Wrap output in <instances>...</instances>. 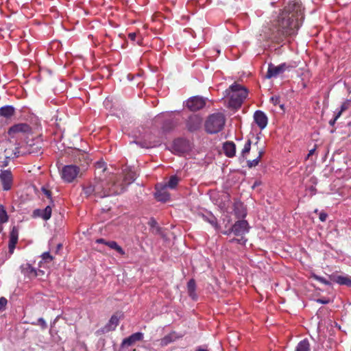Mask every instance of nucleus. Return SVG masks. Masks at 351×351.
I'll use <instances>...</instances> for the list:
<instances>
[{
  "label": "nucleus",
  "mask_w": 351,
  "mask_h": 351,
  "mask_svg": "<svg viewBox=\"0 0 351 351\" xmlns=\"http://www.w3.org/2000/svg\"><path fill=\"white\" fill-rule=\"evenodd\" d=\"M78 152V156H79V160H81L82 159H84V160H86L88 158L87 154L86 153H82L80 152Z\"/></svg>",
  "instance_id": "obj_50"
},
{
  "label": "nucleus",
  "mask_w": 351,
  "mask_h": 351,
  "mask_svg": "<svg viewBox=\"0 0 351 351\" xmlns=\"http://www.w3.org/2000/svg\"><path fill=\"white\" fill-rule=\"evenodd\" d=\"M265 153L264 149L261 148L258 150V156L256 158L252 160H247V167L249 168H252L254 167H256L258 165L262 156H263Z\"/></svg>",
  "instance_id": "obj_29"
},
{
  "label": "nucleus",
  "mask_w": 351,
  "mask_h": 351,
  "mask_svg": "<svg viewBox=\"0 0 351 351\" xmlns=\"http://www.w3.org/2000/svg\"><path fill=\"white\" fill-rule=\"evenodd\" d=\"M27 153L29 154H33L34 156H39L43 154L42 147L38 144H30L28 145Z\"/></svg>",
  "instance_id": "obj_27"
},
{
  "label": "nucleus",
  "mask_w": 351,
  "mask_h": 351,
  "mask_svg": "<svg viewBox=\"0 0 351 351\" xmlns=\"http://www.w3.org/2000/svg\"><path fill=\"white\" fill-rule=\"evenodd\" d=\"M174 341L173 333H171L165 335L163 338L160 339V345L162 346H165L169 344L170 343Z\"/></svg>",
  "instance_id": "obj_34"
},
{
  "label": "nucleus",
  "mask_w": 351,
  "mask_h": 351,
  "mask_svg": "<svg viewBox=\"0 0 351 351\" xmlns=\"http://www.w3.org/2000/svg\"><path fill=\"white\" fill-rule=\"evenodd\" d=\"M8 221V215L5 207L0 205V223H4Z\"/></svg>",
  "instance_id": "obj_33"
},
{
  "label": "nucleus",
  "mask_w": 351,
  "mask_h": 351,
  "mask_svg": "<svg viewBox=\"0 0 351 351\" xmlns=\"http://www.w3.org/2000/svg\"><path fill=\"white\" fill-rule=\"evenodd\" d=\"M119 317L117 315H113L111 316L108 322L104 327L98 329L95 332V334L99 336L109 332L110 331H114L116 329L117 326L119 325Z\"/></svg>",
  "instance_id": "obj_11"
},
{
  "label": "nucleus",
  "mask_w": 351,
  "mask_h": 351,
  "mask_svg": "<svg viewBox=\"0 0 351 351\" xmlns=\"http://www.w3.org/2000/svg\"><path fill=\"white\" fill-rule=\"evenodd\" d=\"M258 184V182H256L254 184V185H253V186H252V187H253V188H254V187H255L256 186H257Z\"/></svg>",
  "instance_id": "obj_61"
},
{
  "label": "nucleus",
  "mask_w": 351,
  "mask_h": 351,
  "mask_svg": "<svg viewBox=\"0 0 351 351\" xmlns=\"http://www.w3.org/2000/svg\"><path fill=\"white\" fill-rule=\"evenodd\" d=\"M15 108L11 105H6L0 108V117L10 120L15 114Z\"/></svg>",
  "instance_id": "obj_20"
},
{
  "label": "nucleus",
  "mask_w": 351,
  "mask_h": 351,
  "mask_svg": "<svg viewBox=\"0 0 351 351\" xmlns=\"http://www.w3.org/2000/svg\"><path fill=\"white\" fill-rule=\"evenodd\" d=\"M134 143L141 147L146 149L156 147L161 144V141L159 139L152 141V136L151 134L147 135L146 138L143 140L135 141Z\"/></svg>",
  "instance_id": "obj_15"
},
{
  "label": "nucleus",
  "mask_w": 351,
  "mask_h": 351,
  "mask_svg": "<svg viewBox=\"0 0 351 351\" xmlns=\"http://www.w3.org/2000/svg\"><path fill=\"white\" fill-rule=\"evenodd\" d=\"M43 209H36L33 211V217H40L43 219Z\"/></svg>",
  "instance_id": "obj_45"
},
{
  "label": "nucleus",
  "mask_w": 351,
  "mask_h": 351,
  "mask_svg": "<svg viewBox=\"0 0 351 351\" xmlns=\"http://www.w3.org/2000/svg\"><path fill=\"white\" fill-rule=\"evenodd\" d=\"M178 121L176 118L168 116L164 119L161 130L163 132H169L178 125Z\"/></svg>",
  "instance_id": "obj_17"
},
{
  "label": "nucleus",
  "mask_w": 351,
  "mask_h": 351,
  "mask_svg": "<svg viewBox=\"0 0 351 351\" xmlns=\"http://www.w3.org/2000/svg\"><path fill=\"white\" fill-rule=\"evenodd\" d=\"M226 123V118L221 112L208 116L205 122V130L209 134H216L221 131Z\"/></svg>",
  "instance_id": "obj_4"
},
{
  "label": "nucleus",
  "mask_w": 351,
  "mask_h": 351,
  "mask_svg": "<svg viewBox=\"0 0 351 351\" xmlns=\"http://www.w3.org/2000/svg\"><path fill=\"white\" fill-rule=\"evenodd\" d=\"M19 228L16 226H13L10 233V240H9V244H8V248H9V252L10 254H12L15 247L16 244L18 242L19 239Z\"/></svg>",
  "instance_id": "obj_19"
},
{
  "label": "nucleus",
  "mask_w": 351,
  "mask_h": 351,
  "mask_svg": "<svg viewBox=\"0 0 351 351\" xmlns=\"http://www.w3.org/2000/svg\"><path fill=\"white\" fill-rule=\"evenodd\" d=\"M106 242H107V241H106L105 239H98L97 240V243H103V244H105V245H106Z\"/></svg>",
  "instance_id": "obj_55"
},
{
  "label": "nucleus",
  "mask_w": 351,
  "mask_h": 351,
  "mask_svg": "<svg viewBox=\"0 0 351 351\" xmlns=\"http://www.w3.org/2000/svg\"><path fill=\"white\" fill-rule=\"evenodd\" d=\"M226 95H230L228 107L237 110L241 107L244 100L247 98L248 90L245 87L237 83H234L226 90Z\"/></svg>",
  "instance_id": "obj_3"
},
{
  "label": "nucleus",
  "mask_w": 351,
  "mask_h": 351,
  "mask_svg": "<svg viewBox=\"0 0 351 351\" xmlns=\"http://www.w3.org/2000/svg\"><path fill=\"white\" fill-rule=\"evenodd\" d=\"M341 117V112H337L335 115V117L330 120L329 121V124L331 125V126H333L335 124V122L337 121V120Z\"/></svg>",
  "instance_id": "obj_46"
},
{
  "label": "nucleus",
  "mask_w": 351,
  "mask_h": 351,
  "mask_svg": "<svg viewBox=\"0 0 351 351\" xmlns=\"http://www.w3.org/2000/svg\"><path fill=\"white\" fill-rule=\"evenodd\" d=\"M304 19L302 3L298 0L289 1L279 14L275 24L279 39L295 36Z\"/></svg>",
  "instance_id": "obj_1"
},
{
  "label": "nucleus",
  "mask_w": 351,
  "mask_h": 351,
  "mask_svg": "<svg viewBox=\"0 0 351 351\" xmlns=\"http://www.w3.org/2000/svg\"><path fill=\"white\" fill-rule=\"evenodd\" d=\"M106 245L108 246L111 249L115 250L121 255L125 254V251L123 249L114 241H110L106 242Z\"/></svg>",
  "instance_id": "obj_30"
},
{
  "label": "nucleus",
  "mask_w": 351,
  "mask_h": 351,
  "mask_svg": "<svg viewBox=\"0 0 351 351\" xmlns=\"http://www.w3.org/2000/svg\"><path fill=\"white\" fill-rule=\"evenodd\" d=\"M317 212H318V210H317V209H316V210H315V213H317Z\"/></svg>",
  "instance_id": "obj_64"
},
{
  "label": "nucleus",
  "mask_w": 351,
  "mask_h": 351,
  "mask_svg": "<svg viewBox=\"0 0 351 351\" xmlns=\"http://www.w3.org/2000/svg\"><path fill=\"white\" fill-rule=\"evenodd\" d=\"M96 166L98 168H103L104 166V162H97Z\"/></svg>",
  "instance_id": "obj_54"
},
{
  "label": "nucleus",
  "mask_w": 351,
  "mask_h": 351,
  "mask_svg": "<svg viewBox=\"0 0 351 351\" xmlns=\"http://www.w3.org/2000/svg\"><path fill=\"white\" fill-rule=\"evenodd\" d=\"M32 324H34V325H39L41 326L42 329H46L47 327V324L46 323V322L45 321V319L42 317H40L38 320H37V323H34V322H32Z\"/></svg>",
  "instance_id": "obj_42"
},
{
  "label": "nucleus",
  "mask_w": 351,
  "mask_h": 351,
  "mask_svg": "<svg viewBox=\"0 0 351 351\" xmlns=\"http://www.w3.org/2000/svg\"><path fill=\"white\" fill-rule=\"evenodd\" d=\"M108 185L109 184L106 181L95 178L83 186V192L87 198H104L123 192L122 186L119 189H115L116 182H113L111 187Z\"/></svg>",
  "instance_id": "obj_2"
},
{
  "label": "nucleus",
  "mask_w": 351,
  "mask_h": 351,
  "mask_svg": "<svg viewBox=\"0 0 351 351\" xmlns=\"http://www.w3.org/2000/svg\"><path fill=\"white\" fill-rule=\"evenodd\" d=\"M155 224H156V222L155 220H154L153 219H152V221H151V226H154Z\"/></svg>",
  "instance_id": "obj_58"
},
{
  "label": "nucleus",
  "mask_w": 351,
  "mask_h": 351,
  "mask_svg": "<svg viewBox=\"0 0 351 351\" xmlns=\"http://www.w3.org/2000/svg\"><path fill=\"white\" fill-rule=\"evenodd\" d=\"M128 38L130 39V40L135 41L136 38V34L134 32L130 33L128 34Z\"/></svg>",
  "instance_id": "obj_51"
},
{
  "label": "nucleus",
  "mask_w": 351,
  "mask_h": 351,
  "mask_svg": "<svg viewBox=\"0 0 351 351\" xmlns=\"http://www.w3.org/2000/svg\"><path fill=\"white\" fill-rule=\"evenodd\" d=\"M41 257H42L43 260L47 263H50L53 259V257L52 256H51V254L49 252H44L42 254Z\"/></svg>",
  "instance_id": "obj_41"
},
{
  "label": "nucleus",
  "mask_w": 351,
  "mask_h": 351,
  "mask_svg": "<svg viewBox=\"0 0 351 351\" xmlns=\"http://www.w3.org/2000/svg\"><path fill=\"white\" fill-rule=\"evenodd\" d=\"M231 233H233V231H232V227L229 228L228 230L222 232V234L226 235H230Z\"/></svg>",
  "instance_id": "obj_53"
},
{
  "label": "nucleus",
  "mask_w": 351,
  "mask_h": 351,
  "mask_svg": "<svg viewBox=\"0 0 351 351\" xmlns=\"http://www.w3.org/2000/svg\"><path fill=\"white\" fill-rule=\"evenodd\" d=\"M159 119H160V117H159V116H158V117H156V121H158Z\"/></svg>",
  "instance_id": "obj_63"
},
{
  "label": "nucleus",
  "mask_w": 351,
  "mask_h": 351,
  "mask_svg": "<svg viewBox=\"0 0 351 351\" xmlns=\"http://www.w3.org/2000/svg\"><path fill=\"white\" fill-rule=\"evenodd\" d=\"M21 272L29 278L36 277L38 276L37 270L29 263H25L21 266Z\"/></svg>",
  "instance_id": "obj_23"
},
{
  "label": "nucleus",
  "mask_w": 351,
  "mask_h": 351,
  "mask_svg": "<svg viewBox=\"0 0 351 351\" xmlns=\"http://www.w3.org/2000/svg\"><path fill=\"white\" fill-rule=\"evenodd\" d=\"M179 181H180V178L177 176H176V175L171 176L169 178V181L165 184H163V185L167 186V188H170L171 189H173L177 186Z\"/></svg>",
  "instance_id": "obj_31"
},
{
  "label": "nucleus",
  "mask_w": 351,
  "mask_h": 351,
  "mask_svg": "<svg viewBox=\"0 0 351 351\" xmlns=\"http://www.w3.org/2000/svg\"><path fill=\"white\" fill-rule=\"evenodd\" d=\"M234 213L237 218H244L246 216V211L241 202H235L234 204Z\"/></svg>",
  "instance_id": "obj_26"
},
{
  "label": "nucleus",
  "mask_w": 351,
  "mask_h": 351,
  "mask_svg": "<svg viewBox=\"0 0 351 351\" xmlns=\"http://www.w3.org/2000/svg\"><path fill=\"white\" fill-rule=\"evenodd\" d=\"M295 351H310V344L307 339L300 341Z\"/></svg>",
  "instance_id": "obj_32"
},
{
  "label": "nucleus",
  "mask_w": 351,
  "mask_h": 351,
  "mask_svg": "<svg viewBox=\"0 0 351 351\" xmlns=\"http://www.w3.org/2000/svg\"><path fill=\"white\" fill-rule=\"evenodd\" d=\"M316 302L319 304H326L330 302V300L326 298H319L316 300Z\"/></svg>",
  "instance_id": "obj_49"
},
{
  "label": "nucleus",
  "mask_w": 351,
  "mask_h": 351,
  "mask_svg": "<svg viewBox=\"0 0 351 351\" xmlns=\"http://www.w3.org/2000/svg\"><path fill=\"white\" fill-rule=\"evenodd\" d=\"M254 122L257 124L260 129L263 130L266 128L268 119L265 112L261 110H256L254 114Z\"/></svg>",
  "instance_id": "obj_16"
},
{
  "label": "nucleus",
  "mask_w": 351,
  "mask_h": 351,
  "mask_svg": "<svg viewBox=\"0 0 351 351\" xmlns=\"http://www.w3.org/2000/svg\"><path fill=\"white\" fill-rule=\"evenodd\" d=\"M206 105V99L200 96H193L186 101V106L193 112L202 109Z\"/></svg>",
  "instance_id": "obj_8"
},
{
  "label": "nucleus",
  "mask_w": 351,
  "mask_h": 351,
  "mask_svg": "<svg viewBox=\"0 0 351 351\" xmlns=\"http://www.w3.org/2000/svg\"><path fill=\"white\" fill-rule=\"evenodd\" d=\"M256 140H257V141H256V142L255 143V145H256V144L258 143V141L260 140V137L257 136H256Z\"/></svg>",
  "instance_id": "obj_60"
},
{
  "label": "nucleus",
  "mask_w": 351,
  "mask_h": 351,
  "mask_svg": "<svg viewBox=\"0 0 351 351\" xmlns=\"http://www.w3.org/2000/svg\"><path fill=\"white\" fill-rule=\"evenodd\" d=\"M251 145H252V141L250 139H248L246 141V143H245L244 147L241 152V154L239 156L240 160H244L247 158V156L250 153V149H251Z\"/></svg>",
  "instance_id": "obj_28"
},
{
  "label": "nucleus",
  "mask_w": 351,
  "mask_h": 351,
  "mask_svg": "<svg viewBox=\"0 0 351 351\" xmlns=\"http://www.w3.org/2000/svg\"><path fill=\"white\" fill-rule=\"evenodd\" d=\"M311 191H315V189L314 187H313V186L311 187Z\"/></svg>",
  "instance_id": "obj_62"
},
{
  "label": "nucleus",
  "mask_w": 351,
  "mask_h": 351,
  "mask_svg": "<svg viewBox=\"0 0 351 351\" xmlns=\"http://www.w3.org/2000/svg\"><path fill=\"white\" fill-rule=\"evenodd\" d=\"M311 278H313V279L320 282L321 283H323L326 285H330L331 283L330 281L327 280L326 278H324V277H322V276H319L315 274H313L311 275Z\"/></svg>",
  "instance_id": "obj_38"
},
{
  "label": "nucleus",
  "mask_w": 351,
  "mask_h": 351,
  "mask_svg": "<svg viewBox=\"0 0 351 351\" xmlns=\"http://www.w3.org/2000/svg\"><path fill=\"white\" fill-rule=\"evenodd\" d=\"M42 191L47 196V197L50 199L51 204L53 205V200L52 199L51 192L45 187H42Z\"/></svg>",
  "instance_id": "obj_43"
},
{
  "label": "nucleus",
  "mask_w": 351,
  "mask_h": 351,
  "mask_svg": "<svg viewBox=\"0 0 351 351\" xmlns=\"http://www.w3.org/2000/svg\"><path fill=\"white\" fill-rule=\"evenodd\" d=\"M247 239L244 237H240V238H232L230 239H229L228 242L230 243H237L240 245H245L246 242H247Z\"/></svg>",
  "instance_id": "obj_37"
},
{
  "label": "nucleus",
  "mask_w": 351,
  "mask_h": 351,
  "mask_svg": "<svg viewBox=\"0 0 351 351\" xmlns=\"http://www.w3.org/2000/svg\"><path fill=\"white\" fill-rule=\"evenodd\" d=\"M223 149L226 156L232 158L236 154V145L232 141H226L223 143Z\"/></svg>",
  "instance_id": "obj_24"
},
{
  "label": "nucleus",
  "mask_w": 351,
  "mask_h": 351,
  "mask_svg": "<svg viewBox=\"0 0 351 351\" xmlns=\"http://www.w3.org/2000/svg\"><path fill=\"white\" fill-rule=\"evenodd\" d=\"M8 300L5 298L1 297L0 298V311H3L7 305Z\"/></svg>",
  "instance_id": "obj_44"
},
{
  "label": "nucleus",
  "mask_w": 351,
  "mask_h": 351,
  "mask_svg": "<svg viewBox=\"0 0 351 351\" xmlns=\"http://www.w3.org/2000/svg\"><path fill=\"white\" fill-rule=\"evenodd\" d=\"M123 178L121 183H118L117 182L114 181V182L117 183L116 186L114 187L115 189H119L120 187L122 186H123V191H125V186H128L132 183L136 178V173L132 171V169L129 168H125L123 171Z\"/></svg>",
  "instance_id": "obj_9"
},
{
  "label": "nucleus",
  "mask_w": 351,
  "mask_h": 351,
  "mask_svg": "<svg viewBox=\"0 0 351 351\" xmlns=\"http://www.w3.org/2000/svg\"><path fill=\"white\" fill-rule=\"evenodd\" d=\"M199 216L203 219L204 221L210 223L216 230H219L220 226L218 223L217 219L215 215L210 212H208L205 214H199Z\"/></svg>",
  "instance_id": "obj_21"
},
{
  "label": "nucleus",
  "mask_w": 351,
  "mask_h": 351,
  "mask_svg": "<svg viewBox=\"0 0 351 351\" xmlns=\"http://www.w3.org/2000/svg\"><path fill=\"white\" fill-rule=\"evenodd\" d=\"M250 228L246 220H238L232 226V231L236 237H243L249 232Z\"/></svg>",
  "instance_id": "obj_10"
},
{
  "label": "nucleus",
  "mask_w": 351,
  "mask_h": 351,
  "mask_svg": "<svg viewBox=\"0 0 351 351\" xmlns=\"http://www.w3.org/2000/svg\"><path fill=\"white\" fill-rule=\"evenodd\" d=\"M62 247V245L61 243H58L56 246V252L58 253L60 250H61Z\"/></svg>",
  "instance_id": "obj_57"
},
{
  "label": "nucleus",
  "mask_w": 351,
  "mask_h": 351,
  "mask_svg": "<svg viewBox=\"0 0 351 351\" xmlns=\"http://www.w3.org/2000/svg\"><path fill=\"white\" fill-rule=\"evenodd\" d=\"M202 124V119L197 114H191L186 121V127L189 132L198 130Z\"/></svg>",
  "instance_id": "obj_13"
},
{
  "label": "nucleus",
  "mask_w": 351,
  "mask_h": 351,
  "mask_svg": "<svg viewBox=\"0 0 351 351\" xmlns=\"http://www.w3.org/2000/svg\"><path fill=\"white\" fill-rule=\"evenodd\" d=\"M330 279L331 281L337 283L340 285H346L351 287V277L348 276H337L330 275Z\"/></svg>",
  "instance_id": "obj_22"
},
{
  "label": "nucleus",
  "mask_w": 351,
  "mask_h": 351,
  "mask_svg": "<svg viewBox=\"0 0 351 351\" xmlns=\"http://www.w3.org/2000/svg\"><path fill=\"white\" fill-rule=\"evenodd\" d=\"M350 104H351V99H347L346 101H344L341 104L340 110L339 111V112H341V115L342 114V113L344 111L347 110L350 108Z\"/></svg>",
  "instance_id": "obj_40"
},
{
  "label": "nucleus",
  "mask_w": 351,
  "mask_h": 351,
  "mask_svg": "<svg viewBox=\"0 0 351 351\" xmlns=\"http://www.w3.org/2000/svg\"><path fill=\"white\" fill-rule=\"evenodd\" d=\"M14 156L12 158H17L19 156V148L16 147L14 151L13 152Z\"/></svg>",
  "instance_id": "obj_52"
},
{
  "label": "nucleus",
  "mask_w": 351,
  "mask_h": 351,
  "mask_svg": "<svg viewBox=\"0 0 351 351\" xmlns=\"http://www.w3.org/2000/svg\"><path fill=\"white\" fill-rule=\"evenodd\" d=\"M196 351H208V350H207L206 349H203V348H198L196 350Z\"/></svg>",
  "instance_id": "obj_59"
},
{
  "label": "nucleus",
  "mask_w": 351,
  "mask_h": 351,
  "mask_svg": "<svg viewBox=\"0 0 351 351\" xmlns=\"http://www.w3.org/2000/svg\"><path fill=\"white\" fill-rule=\"evenodd\" d=\"M53 206H54V204L52 205L51 204H50V205L47 206L45 209H43V219L47 221L50 219V217L51 216V212H52L51 208Z\"/></svg>",
  "instance_id": "obj_35"
},
{
  "label": "nucleus",
  "mask_w": 351,
  "mask_h": 351,
  "mask_svg": "<svg viewBox=\"0 0 351 351\" xmlns=\"http://www.w3.org/2000/svg\"><path fill=\"white\" fill-rule=\"evenodd\" d=\"M270 101L272 102V104L274 105V106H277V105H279L280 107L282 109L284 108V104H280V97L279 96H272L271 98H270Z\"/></svg>",
  "instance_id": "obj_39"
},
{
  "label": "nucleus",
  "mask_w": 351,
  "mask_h": 351,
  "mask_svg": "<svg viewBox=\"0 0 351 351\" xmlns=\"http://www.w3.org/2000/svg\"><path fill=\"white\" fill-rule=\"evenodd\" d=\"M291 68H293L292 66L285 62L282 63L278 66H276L273 63L270 62L268 64V69L265 75V78L271 79L277 77L278 75L283 73L285 71L289 70Z\"/></svg>",
  "instance_id": "obj_5"
},
{
  "label": "nucleus",
  "mask_w": 351,
  "mask_h": 351,
  "mask_svg": "<svg viewBox=\"0 0 351 351\" xmlns=\"http://www.w3.org/2000/svg\"><path fill=\"white\" fill-rule=\"evenodd\" d=\"M155 190L154 197L158 202H166L169 200L170 194L167 191V186L158 183L156 184Z\"/></svg>",
  "instance_id": "obj_14"
},
{
  "label": "nucleus",
  "mask_w": 351,
  "mask_h": 351,
  "mask_svg": "<svg viewBox=\"0 0 351 351\" xmlns=\"http://www.w3.org/2000/svg\"><path fill=\"white\" fill-rule=\"evenodd\" d=\"M187 292L189 296L192 300H196L197 299V295L196 293V282L193 278L189 280L187 283Z\"/></svg>",
  "instance_id": "obj_25"
},
{
  "label": "nucleus",
  "mask_w": 351,
  "mask_h": 351,
  "mask_svg": "<svg viewBox=\"0 0 351 351\" xmlns=\"http://www.w3.org/2000/svg\"><path fill=\"white\" fill-rule=\"evenodd\" d=\"M327 217H328L327 213H326L324 212L319 213V218L321 221H325L326 220Z\"/></svg>",
  "instance_id": "obj_48"
},
{
  "label": "nucleus",
  "mask_w": 351,
  "mask_h": 351,
  "mask_svg": "<svg viewBox=\"0 0 351 351\" xmlns=\"http://www.w3.org/2000/svg\"><path fill=\"white\" fill-rule=\"evenodd\" d=\"M0 180L4 191L10 190L13 184V176L11 171L10 169L1 170Z\"/></svg>",
  "instance_id": "obj_12"
},
{
  "label": "nucleus",
  "mask_w": 351,
  "mask_h": 351,
  "mask_svg": "<svg viewBox=\"0 0 351 351\" xmlns=\"http://www.w3.org/2000/svg\"><path fill=\"white\" fill-rule=\"evenodd\" d=\"M184 141L182 139H177L173 142V147L175 150L179 152H184V148L182 147V145L184 143Z\"/></svg>",
  "instance_id": "obj_36"
},
{
  "label": "nucleus",
  "mask_w": 351,
  "mask_h": 351,
  "mask_svg": "<svg viewBox=\"0 0 351 351\" xmlns=\"http://www.w3.org/2000/svg\"><path fill=\"white\" fill-rule=\"evenodd\" d=\"M10 159L11 156H5V159L1 162L0 166L1 167H6L7 166H8Z\"/></svg>",
  "instance_id": "obj_47"
},
{
  "label": "nucleus",
  "mask_w": 351,
  "mask_h": 351,
  "mask_svg": "<svg viewBox=\"0 0 351 351\" xmlns=\"http://www.w3.org/2000/svg\"><path fill=\"white\" fill-rule=\"evenodd\" d=\"M31 132L32 128L29 124L20 123L10 127L8 131V134L11 138H14L18 134H27L31 133Z\"/></svg>",
  "instance_id": "obj_7"
},
{
  "label": "nucleus",
  "mask_w": 351,
  "mask_h": 351,
  "mask_svg": "<svg viewBox=\"0 0 351 351\" xmlns=\"http://www.w3.org/2000/svg\"><path fill=\"white\" fill-rule=\"evenodd\" d=\"M144 335L141 332H137L135 333H133L130 336H129L127 338H125L121 343V346H130L135 343L136 341H140L143 339Z\"/></svg>",
  "instance_id": "obj_18"
},
{
  "label": "nucleus",
  "mask_w": 351,
  "mask_h": 351,
  "mask_svg": "<svg viewBox=\"0 0 351 351\" xmlns=\"http://www.w3.org/2000/svg\"><path fill=\"white\" fill-rule=\"evenodd\" d=\"M80 172V168L76 165H66L61 172L62 178L66 182H73L77 176Z\"/></svg>",
  "instance_id": "obj_6"
},
{
  "label": "nucleus",
  "mask_w": 351,
  "mask_h": 351,
  "mask_svg": "<svg viewBox=\"0 0 351 351\" xmlns=\"http://www.w3.org/2000/svg\"><path fill=\"white\" fill-rule=\"evenodd\" d=\"M315 151V147H314L313 149H311V150L309 151L307 157L308 158V157H310L311 156H312V155L314 154Z\"/></svg>",
  "instance_id": "obj_56"
}]
</instances>
